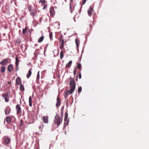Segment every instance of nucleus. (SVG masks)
I'll use <instances>...</instances> for the list:
<instances>
[{"mask_svg":"<svg viewBox=\"0 0 149 149\" xmlns=\"http://www.w3.org/2000/svg\"><path fill=\"white\" fill-rule=\"evenodd\" d=\"M36 149H38V148H37Z\"/></svg>","mask_w":149,"mask_h":149,"instance_id":"603ef678","label":"nucleus"},{"mask_svg":"<svg viewBox=\"0 0 149 149\" xmlns=\"http://www.w3.org/2000/svg\"><path fill=\"white\" fill-rule=\"evenodd\" d=\"M5 94H8V95H9L10 93V91H9L7 93H5Z\"/></svg>","mask_w":149,"mask_h":149,"instance_id":"4c0bfd02","label":"nucleus"},{"mask_svg":"<svg viewBox=\"0 0 149 149\" xmlns=\"http://www.w3.org/2000/svg\"><path fill=\"white\" fill-rule=\"evenodd\" d=\"M30 12V15H32L33 17L36 15V9H34V8H33L32 10Z\"/></svg>","mask_w":149,"mask_h":149,"instance_id":"9d476101","label":"nucleus"},{"mask_svg":"<svg viewBox=\"0 0 149 149\" xmlns=\"http://www.w3.org/2000/svg\"><path fill=\"white\" fill-rule=\"evenodd\" d=\"M73 73L74 74V69L73 70Z\"/></svg>","mask_w":149,"mask_h":149,"instance_id":"a18cd8bd","label":"nucleus"},{"mask_svg":"<svg viewBox=\"0 0 149 149\" xmlns=\"http://www.w3.org/2000/svg\"><path fill=\"white\" fill-rule=\"evenodd\" d=\"M82 87L81 86H80L79 88L78 89V92L79 93H80L82 91Z\"/></svg>","mask_w":149,"mask_h":149,"instance_id":"c85d7f7f","label":"nucleus"},{"mask_svg":"<svg viewBox=\"0 0 149 149\" xmlns=\"http://www.w3.org/2000/svg\"><path fill=\"white\" fill-rule=\"evenodd\" d=\"M73 1V0H70L71 2H72Z\"/></svg>","mask_w":149,"mask_h":149,"instance_id":"09e8293b","label":"nucleus"},{"mask_svg":"<svg viewBox=\"0 0 149 149\" xmlns=\"http://www.w3.org/2000/svg\"><path fill=\"white\" fill-rule=\"evenodd\" d=\"M26 28H25L24 29H23V33L24 34H25L26 33Z\"/></svg>","mask_w":149,"mask_h":149,"instance_id":"2f4dec72","label":"nucleus"},{"mask_svg":"<svg viewBox=\"0 0 149 149\" xmlns=\"http://www.w3.org/2000/svg\"><path fill=\"white\" fill-rule=\"evenodd\" d=\"M15 65L16 66H18V63L15 62Z\"/></svg>","mask_w":149,"mask_h":149,"instance_id":"37998d69","label":"nucleus"},{"mask_svg":"<svg viewBox=\"0 0 149 149\" xmlns=\"http://www.w3.org/2000/svg\"><path fill=\"white\" fill-rule=\"evenodd\" d=\"M44 37L43 36H41L38 40V42H40L42 41L44 39Z\"/></svg>","mask_w":149,"mask_h":149,"instance_id":"412c9836","label":"nucleus"},{"mask_svg":"<svg viewBox=\"0 0 149 149\" xmlns=\"http://www.w3.org/2000/svg\"><path fill=\"white\" fill-rule=\"evenodd\" d=\"M49 37L51 40H52V32L49 33Z\"/></svg>","mask_w":149,"mask_h":149,"instance_id":"393cba45","label":"nucleus"},{"mask_svg":"<svg viewBox=\"0 0 149 149\" xmlns=\"http://www.w3.org/2000/svg\"><path fill=\"white\" fill-rule=\"evenodd\" d=\"M4 141L5 144L7 145L10 142V140L9 138L6 137L4 139Z\"/></svg>","mask_w":149,"mask_h":149,"instance_id":"f8f14e48","label":"nucleus"},{"mask_svg":"<svg viewBox=\"0 0 149 149\" xmlns=\"http://www.w3.org/2000/svg\"><path fill=\"white\" fill-rule=\"evenodd\" d=\"M2 96L4 98L6 102H9V95H8L7 94L4 93L3 94Z\"/></svg>","mask_w":149,"mask_h":149,"instance_id":"423d86ee","label":"nucleus"},{"mask_svg":"<svg viewBox=\"0 0 149 149\" xmlns=\"http://www.w3.org/2000/svg\"><path fill=\"white\" fill-rule=\"evenodd\" d=\"M40 1L42 4H44L45 3V0H40Z\"/></svg>","mask_w":149,"mask_h":149,"instance_id":"473e14b6","label":"nucleus"},{"mask_svg":"<svg viewBox=\"0 0 149 149\" xmlns=\"http://www.w3.org/2000/svg\"><path fill=\"white\" fill-rule=\"evenodd\" d=\"M86 0H83V3H82L83 5H84V4L86 2Z\"/></svg>","mask_w":149,"mask_h":149,"instance_id":"58836bf2","label":"nucleus"},{"mask_svg":"<svg viewBox=\"0 0 149 149\" xmlns=\"http://www.w3.org/2000/svg\"><path fill=\"white\" fill-rule=\"evenodd\" d=\"M43 125V124L42 123H41L40 125L39 126V129L40 130H41L42 128Z\"/></svg>","mask_w":149,"mask_h":149,"instance_id":"a878e982","label":"nucleus"},{"mask_svg":"<svg viewBox=\"0 0 149 149\" xmlns=\"http://www.w3.org/2000/svg\"><path fill=\"white\" fill-rule=\"evenodd\" d=\"M5 68L4 66H3L1 68V72L3 73L5 71Z\"/></svg>","mask_w":149,"mask_h":149,"instance_id":"5701e85b","label":"nucleus"},{"mask_svg":"<svg viewBox=\"0 0 149 149\" xmlns=\"http://www.w3.org/2000/svg\"><path fill=\"white\" fill-rule=\"evenodd\" d=\"M89 26H90V27H91H91H92V26H91V24H90L89 25Z\"/></svg>","mask_w":149,"mask_h":149,"instance_id":"de8ad7c7","label":"nucleus"},{"mask_svg":"<svg viewBox=\"0 0 149 149\" xmlns=\"http://www.w3.org/2000/svg\"><path fill=\"white\" fill-rule=\"evenodd\" d=\"M31 69H30L28 71V73L26 75V77L27 78H29L30 77L31 74Z\"/></svg>","mask_w":149,"mask_h":149,"instance_id":"a211bd4d","label":"nucleus"},{"mask_svg":"<svg viewBox=\"0 0 149 149\" xmlns=\"http://www.w3.org/2000/svg\"><path fill=\"white\" fill-rule=\"evenodd\" d=\"M69 5H70V13H72V12L73 10L72 9V7L71 6V3H70Z\"/></svg>","mask_w":149,"mask_h":149,"instance_id":"7c9ffc66","label":"nucleus"},{"mask_svg":"<svg viewBox=\"0 0 149 149\" xmlns=\"http://www.w3.org/2000/svg\"><path fill=\"white\" fill-rule=\"evenodd\" d=\"M74 77L73 78L70 77L69 79L70 81L69 86L70 89L69 90H66L64 92V97L65 99L69 95L72 93L74 90Z\"/></svg>","mask_w":149,"mask_h":149,"instance_id":"f257e3e1","label":"nucleus"},{"mask_svg":"<svg viewBox=\"0 0 149 149\" xmlns=\"http://www.w3.org/2000/svg\"><path fill=\"white\" fill-rule=\"evenodd\" d=\"M16 82L17 85H20L22 84L21 83V79L19 77H17L16 79Z\"/></svg>","mask_w":149,"mask_h":149,"instance_id":"4468645a","label":"nucleus"},{"mask_svg":"<svg viewBox=\"0 0 149 149\" xmlns=\"http://www.w3.org/2000/svg\"><path fill=\"white\" fill-rule=\"evenodd\" d=\"M75 42L76 45V46L77 49H78L79 45L80 43L79 40L77 38L75 39Z\"/></svg>","mask_w":149,"mask_h":149,"instance_id":"2eb2a0df","label":"nucleus"},{"mask_svg":"<svg viewBox=\"0 0 149 149\" xmlns=\"http://www.w3.org/2000/svg\"><path fill=\"white\" fill-rule=\"evenodd\" d=\"M16 59V62L18 63L19 62V60L17 57L15 58Z\"/></svg>","mask_w":149,"mask_h":149,"instance_id":"f704fd0d","label":"nucleus"},{"mask_svg":"<svg viewBox=\"0 0 149 149\" xmlns=\"http://www.w3.org/2000/svg\"><path fill=\"white\" fill-rule=\"evenodd\" d=\"M63 51H61L60 53V58L61 60H62L63 58Z\"/></svg>","mask_w":149,"mask_h":149,"instance_id":"4be33fe9","label":"nucleus"},{"mask_svg":"<svg viewBox=\"0 0 149 149\" xmlns=\"http://www.w3.org/2000/svg\"><path fill=\"white\" fill-rule=\"evenodd\" d=\"M11 111L10 107L9 106L6 107L4 110L5 114L6 115H9Z\"/></svg>","mask_w":149,"mask_h":149,"instance_id":"7ed1b4c3","label":"nucleus"},{"mask_svg":"<svg viewBox=\"0 0 149 149\" xmlns=\"http://www.w3.org/2000/svg\"><path fill=\"white\" fill-rule=\"evenodd\" d=\"M61 101L60 97L58 96L56 99V107L57 108L61 104Z\"/></svg>","mask_w":149,"mask_h":149,"instance_id":"6e6552de","label":"nucleus"},{"mask_svg":"<svg viewBox=\"0 0 149 149\" xmlns=\"http://www.w3.org/2000/svg\"><path fill=\"white\" fill-rule=\"evenodd\" d=\"M8 62V61L7 59H5L3 60L2 61H1L0 64L2 65H6Z\"/></svg>","mask_w":149,"mask_h":149,"instance_id":"9b49d317","label":"nucleus"},{"mask_svg":"<svg viewBox=\"0 0 149 149\" xmlns=\"http://www.w3.org/2000/svg\"><path fill=\"white\" fill-rule=\"evenodd\" d=\"M81 67V65L80 63L78 64L77 65V68L79 69H80Z\"/></svg>","mask_w":149,"mask_h":149,"instance_id":"c756f323","label":"nucleus"},{"mask_svg":"<svg viewBox=\"0 0 149 149\" xmlns=\"http://www.w3.org/2000/svg\"><path fill=\"white\" fill-rule=\"evenodd\" d=\"M79 78L80 79L81 78V75L80 73L79 74Z\"/></svg>","mask_w":149,"mask_h":149,"instance_id":"ea45409f","label":"nucleus"},{"mask_svg":"<svg viewBox=\"0 0 149 149\" xmlns=\"http://www.w3.org/2000/svg\"><path fill=\"white\" fill-rule=\"evenodd\" d=\"M16 109L17 111V114H19L22 113L21 108L19 104H17L16 106Z\"/></svg>","mask_w":149,"mask_h":149,"instance_id":"20e7f679","label":"nucleus"},{"mask_svg":"<svg viewBox=\"0 0 149 149\" xmlns=\"http://www.w3.org/2000/svg\"><path fill=\"white\" fill-rule=\"evenodd\" d=\"M63 107H62L61 110H63Z\"/></svg>","mask_w":149,"mask_h":149,"instance_id":"49530a36","label":"nucleus"},{"mask_svg":"<svg viewBox=\"0 0 149 149\" xmlns=\"http://www.w3.org/2000/svg\"><path fill=\"white\" fill-rule=\"evenodd\" d=\"M12 120V118L10 117L7 116L6 118V122L8 123H10L11 122Z\"/></svg>","mask_w":149,"mask_h":149,"instance_id":"dca6fc26","label":"nucleus"},{"mask_svg":"<svg viewBox=\"0 0 149 149\" xmlns=\"http://www.w3.org/2000/svg\"><path fill=\"white\" fill-rule=\"evenodd\" d=\"M61 41V44L60 45H64V40H62Z\"/></svg>","mask_w":149,"mask_h":149,"instance_id":"72a5a7b5","label":"nucleus"},{"mask_svg":"<svg viewBox=\"0 0 149 149\" xmlns=\"http://www.w3.org/2000/svg\"><path fill=\"white\" fill-rule=\"evenodd\" d=\"M68 118V113L67 112H66L64 116V125L65 126H66L68 125L69 122L68 120L67 119Z\"/></svg>","mask_w":149,"mask_h":149,"instance_id":"39448f33","label":"nucleus"},{"mask_svg":"<svg viewBox=\"0 0 149 149\" xmlns=\"http://www.w3.org/2000/svg\"><path fill=\"white\" fill-rule=\"evenodd\" d=\"M62 119L61 118L60 116L58 114H56L55 116L54 120V123L56 125H59L62 123Z\"/></svg>","mask_w":149,"mask_h":149,"instance_id":"f03ea898","label":"nucleus"},{"mask_svg":"<svg viewBox=\"0 0 149 149\" xmlns=\"http://www.w3.org/2000/svg\"><path fill=\"white\" fill-rule=\"evenodd\" d=\"M72 61H70L68 64H67L66 65V68H70L72 64Z\"/></svg>","mask_w":149,"mask_h":149,"instance_id":"6ab92c4d","label":"nucleus"},{"mask_svg":"<svg viewBox=\"0 0 149 149\" xmlns=\"http://www.w3.org/2000/svg\"><path fill=\"white\" fill-rule=\"evenodd\" d=\"M64 45H60V49H62L63 48Z\"/></svg>","mask_w":149,"mask_h":149,"instance_id":"e433bc0d","label":"nucleus"},{"mask_svg":"<svg viewBox=\"0 0 149 149\" xmlns=\"http://www.w3.org/2000/svg\"><path fill=\"white\" fill-rule=\"evenodd\" d=\"M19 70V68L18 67V66H16V71H17L18 70Z\"/></svg>","mask_w":149,"mask_h":149,"instance_id":"79ce46f5","label":"nucleus"},{"mask_svg":"<svg viewBox=\"0 0 149 149\" xmlns=\"http://www.w3.org/2000/svg\"><path fill=\"white\" fill-rule=\"evenodd\" d=\"M76 81H78V77H77V76H76Z\"/></svg>","mask_w":149,"mask_h":149,"instance_id":"c03bdc74","label":"nucleus"},{"mask_svg":"<svg viewBox=\"0 0 149 149\" xmlns=\"http://www.w3.org/2000/svg\"><path fill=\"white\" fill-rule=\"evenodd\" d=\"M13 67L11 64L9 65L8 67V70L9 72H11L13 69Z\"/></svg>","mask_w":149,"mask_h":149,"instance_id":"ddd939ff","label":"nucleus"},{"mask_svg":"<svg viewBox=\"0 0 149 149\" xmlns=\"http://www.w3.org/2000/svg\"><path fill=\"white\" fill-rule=\"evenodd\" d=\"M46 7H47V5H45L43 8V9H45L46 8Z\"/></svg>","mask_w":149,"mask_h":149,"instance_id":"a19ab883","label":"nucleus"},{"mask_svg":"<svg viewBox=\"0 0 149 149\" xmlns=\"http://www.w3.org/2000/svg\"><path fill=\"white\" fill-rule=\"evenodd\" d=\"M29 106L30 107H31L32 106V102L31 101V96H30L29 98Z\"/></svg>","mask_w":149,"mask_h":149,"instance_id":"aec40b11","label":"nucleus"},{"mask_svg":"<svg viewBox=\"0 0 149 149\" xmlns=\"http://www.w3.org/2000/svg\"><path fill=\"white\" fill-rule=\"evenodd\" d=\"M20 90L22 91H24V86L22 85V84L20 85Z\"/></svg>","mask_w":149,"mask_h":149,"instance_id":"b1692460","label":"nucleus"},{"mask_svg":"<svg viewBox=\"0 0 149 149\" xmlns=\"http://www.w3.org/2000/svg\"><path fill=\"white\" fill-rule=\"evenodd\" d=\"M63 36L62 35H61L60 36V41H61V40H63Z\"/></svg>","mask_w":149,"mask_h":149,"instance_id":"c9c22d12","label":"nucleus"},{"mask_svg":"<svg viewBox=\"0 0 149 149\" xmlns=\"http://www.w3.org/2000/svg\"><path fill=\"white\" fill-rule=\"evenodd\" d=\"M42 121L44 123H47L48 122V118L47 116H44L42 118Z\"/></svg>","mask_w":149,"mask_h":149,"instance_id":"1a4fd4ad","label":"nucleus"},{"mask_svg":"<svg viewBox=\"0 0 149 149\" xmlns=\"http://www.w3.org/2000/svg\"><path fill=\"white\" fill-rule=\"evenodd\" d=\"M93 10V7L91 6L90 7L88 10V13L89 16H91L92 15Z\"/></svg>","mask_w":149,"mask_h":149,"instance_id":"0eeeda50","label":"nucleus"},{"mask_svg":"<svg viewBox=\"0 0 149 149\" xmlns=\"http://www.w3.org/2000/svg\"><path fill=\"white\" fill-rule=\"evenodd\" d=\"M33 8L32 6L30 5L29 6L28 8V9L29 11H31Z\"/></svg>","mask_w":149,"mask_h":149,"instance_id":"bb28decb","label":"nucleus"},{"mask_svg":"<svg viewBox=\"0 0 149 149\" xmlns=\"http://www.w3.org/2000/svg\"><path fill=\"white\" fill-rule=\"evenodd\" d=\"M40 71H39L37 74V80H39L40 78V75H39Z\"/></svg>","mask_w":149,"mask_h":149,"instance_id":"cd10ccee","label":"nucleus"},{"mask_svg":"<svg viewBox=\"0 0 149 149\" xmlns=\"http://www.w3.org/2000/svg\"><path fill=\"white\" fill-rule=\"evenodd\" d=\"M50 12L51 14L53 16L55 15V13L54 7L50 9Z\"/></svg>","mask_w":149,"mask_h":149,"instance_id":"f3484780","label":"nucleus"},{"mask_svg":"<svg viewBox=\"0 0 149 149\" xmlns=\"http://www.w3.org/2000/svg\"><path fill=\"white\" fill-rule=\"evenodd\" d=\"M75 74L76 73V70L75 69Z\"/></svg>","mask_w":149,"mask_h":149,"instance_id":"8fccbe9b","label":"nucleus"},{"mask_svg":"<svg viewBox=\"0 0 149 149\" xmlns=\"http://www.w3.org/2000/svg\"><path fill=\"white\" fill-rule=\"evenodd\" d=\"M73 19H74V17H73Z\"/></svg>","mask_w":149,"mask_h":149,"instance_id":"3c124183","label":"nucleus"}]
</instances>
